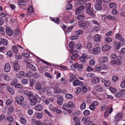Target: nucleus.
<instances>
[{
    "mask_svg": "<svg viewBox=\"0 0 125 125\" xmlns=\"http://www.w3.org/2000/svg\"><path fill=\"white\" fill-rule=\"evenodd\" d=\"M107 18L110 20L113 21H115L116 19V17L115 16H112L110 15H109L107 16Z\"/></svg>",
    "mask_w": 125,
    "mask_h": 125,
    "instance_id": "obj_40",
    "label": "nucleus"
},
{
    "mask_svg": "<svg viewBox=\"0 0 125 125\" xmlns=\"http://www.w3.org/2000/svg\"><path fill=\"white\" fill-rule=\"evenodd\" d=\"M90 113V112L89 110H85L83 112V114L87 116L89 115Z\"/></svg>",
    "mask_w": 125,
    "mask_h": 125,
    "instance_id": "obj_59",
    "label": "nucleus"
},
{
    "mask_svg": "<svg viewBox=\"0 0 125 125\" xmlns=\"http://www.w3.org/2000/svg\"><path fill=\"white\" fill-rule=\"evenodd\" d=\"M101 36L100 35L96 34L94 37V40L96 42H99L100 41L101 38Z\"/></svg>",
    "mask_w": 125,
    "mask_h": 125,
    "instance_id": "obj_20",
    "label": "nucleus"
},
{
    "mask_svg": "<svg viewBox=\"0 0 125 125\" xmlns=\"http://www.w3.org/2000/svg\"><path fill=\"white\" fill-rule=\"evenodd\" d=\"M73 83L74 86H76L82 85L83 83L78 80H76L73 81Z\"/></svg>",
    "mask_w": 125,
    "mask_h": 125,
    "instance_id": "obj_17",
    "label": "nucleus"
},
{
    "mask_svg": "<svg viewBox=\"0 0 125 125\" xmlns=\"http://www.w3.org/2000/svg\"><path fill=\"white\" fill-rule=\"evenodd\" d=\"M108 59L107 57L104 56L101 57L100 59L99 62L100 63L103 62H107L108 61Z\"/></svg>",
    "mask_w": 125,
    "mask_h": 125,
    "instance_id": "obj_12",
    "label": "nucleus"
},
{
    "mask_svg": "<svg viewBox=\"0 0 125 125\" xmlns=\"http://www.w3.org/2000/svg\"><path fill=\"white\" fill-rule=\"evenodd\" d=\"M73 120L75 122V125L79 124H80V121L78 119L75 117L73 118Z\"/></svg>",
    "mask_w": 125,
    "mask_h": 125,
    "instance_id": "obj_46",
    "label": "nucleus"
},
{
    "mask_svg": "<svg viewBox=\"0 0 125 125\" xmlns=\"http://www.w3.org/2000/svg\"><path fill=\"white\" fill-rule=\"evenodd\" d=\"M64 100L63 97L62 96L59 97L57 100V103L59 105H61L63 104Z\"/></svg>",
    "mask_w": 125,
    "mask_h": 125,
    "instance_id": "obj_15",
    "label": "nucleus"
},
{
    "mask_svg": "<svg viewBox=\"0 0 125 125\" xmlns=\"http://www.w3.org/2000/svg\"><path fill=\"white\" fill-rule=\"evenodd\" d=\"M65 97L67 99H72L73 98V96L71 94H67L65 95Z\"/></svg>",
    "mask_w": 125,
    "mask_h": 125,
    "instance_id": "obj_43",
    "label": "nucleus"
},
{
    "mask_svg": "<svg viewBox=\"0 0 125 125\" xmlns=\"http://www.w3.org/2000/svg\"><path fill=\"white\" fill-rule=\"evenodd\" d=\"M14 71L15 73L19 72L20 70V66L17 62H15L13 63Z\"/></svg>",
    "mask_w": 125,
    "mask_h": 125,
    "instance_id": "obj_3",
    "label": "nucleus"
},
{
    "mask_svg": "<svg viewBox=\"0 0 125 125\" xmlns=\"http://www.w3.org/2000/svg\"><path fill=\"white\" fill-rule=\"evenodd\" d=\"M80 108L82 110L85 109L86 107V105L84 102L80 106Z\"/></svg>",
    "mask_w": 125,
    "mask_h": 125,
    "instance_id": "obj_47",
    "label": "nucleus"
},
{
    "mask_svg": "<svg viewBox=\"0 0 125 125\" xmlns=\"http://www.w3.org/2000/svg\"><path fill=\"white\" fill-rule=\"evenodd\" d=\"M30 100V103L32 105H34L37 103H39L41 101V98L38 95L36 94L33 95L29 99Z\"/></svg>",
    "mask_w": 125,
    "mask_h": 125,
    "instance_id": "obj_1",
    "label": "nucleus"
},
{
    "mask_svg": "<svg viewBox=\"0 0 125 125\" xmlns=\"http://www.w3.org/2000/svg\"><path fill=\"white\" fill-rule=\"evenodd\" d=\"M12 50L14 53H17L18 52V48L15 45H13L12 46Z\"/></svg>",
    "mask_w": 125,
    "mask_h": 125,
    "instance_id": "obj_39",
    "label": "nucleus"
},
{
    "mask_svg": "<svg viewBox=\"0 0 125 125\" xmlns=\"http://www.w3.org/2000/svg\"><path fill=\"white\" fill-rule=\"evenodd\" d=\"M110 57L113 59H115L117 57L115 53H114L111 55L110 56Z\"/></svg>",
    "mask_w": 125,
    "mask_h": 125,
    "instance_id": "obj_64",
    "label": "nucleus"
},
{
    "mask_svg": "<svg viewBox=\"0 0 125 125\" xmlns=\"http://www.w3.org/2000/svg\"><path fill=\"white\" fill-rule=\"evenodd\" d=\"M95 61L93 59H91L90 61V65L91 66H93L95 64Z\"/></svg>",
    "mask_w": 125,
    "mask_h": 125,
    "instance_id": "obj_63",
    "label": "nucleus"
},
{
    "mask_svg": "<svg viewBox=\"0 0 125 125\" xmlns=\"http://www.w3.org/2000/svg\"><path fill=\"white\" fill-rule=\"evenodd\" d=\"M66 10H69L71 9L72 7V5L71 4L69 3L66 5Z\"/></svg>",
    "mask_w": 125,
    "mask_h": 125,
    "instance_id": "obj_55",
    "label": "nucleus"
},
{
    "mask_svg": "<svg viewBox=\"0 0 125 125\" xmlns=\"http://www.w3.org/2000/svg\"><path fill=\"white\" fill-rule=\"evenodd\" d=\"M101 51V49L98 46L95 47L93 49V52L94 54H97L99 52Z\"/></svg>",
    "mask_w": 125,
    "mask_h": 125,
    "instance_id": "obj_18",
    "label": "nucleus"
},
{
    "mask_svg": "<svg viewBox=\"0 0 125 125\" xmlns=\"http://www.w3.org/2000/svg\"><path fill=\"white\" fill-rule=\"evenodd\" d=\"M87 58V57L86 54H83L80 57L79 59L81 62H82L83 64H85V61Z\"/></svg>",
    "mask_w": 125,
    "mask_h": 125,
    "instance_id": "obj_6",
    "label": "nucleus"
},
{
    "mask_svg": "<svg viewBox=\"0 0 125 125\" xmlns=\"http://www.w3.org/2000/svg\"><path fill=\"white\" fill-rule=\"evenodd\" d=\"M86 11V12L90 16H93L95 14L94 10L92 9L91 8L89 10L87 9Z\"/></svg>",
    "mask_w": 125,
    "mask_h": 125,
    "instance_id": "obj_21",
    "label": "nucleus"
},
{
    "mask_svg": "<svg viewBox=\"0 0 125 125\" xmlns=\"http://www.w3.org/2000/svg\"><path fill=\"white\" fill-rule=\"evenodd\" d=\"M75 68H76L78 71L81 70L83 67V65L82 64H79L78 63H76L73 66Z\"/></svg>",
    "mask_w": 125,
    "mask_h": 125,
    "instance_id": "obj_5",
    "label": "nucleus"
},
{
    "mask_svg": "<svg viewBox=\"0 0 125 125\" xmlns=\"http://www.w3.org/2000/svg\"><path fill=\"white\" fill-rule=\"evenodd\" d=\"M32 75V73L31 72H29L27 73H25V75L24 76H27L28 78L30 77Z\"/></svg>",
    "mask_w": 125,
    "mask_h": 125,
    "instance_id": "obj_57",
    "label": "nucleus"
},
{
    "mask_svg": "<svg viewBox=\"0 0 125 125\" xmlns=\"http://www.w3.org/2000/svg\"><path fill=\"white\" fill-rule=\"evenodd\" d=\"M124 114L122 112H120L118 113L115 116V120L116 121H119L121 118H122Z\"/></svg>",
    "mask_w": 125,
    "mask_h": 125,
    "instance_id": "obj_7",
    "label": "nucleus"
},
{
    "mask_svg": "<svg viewBox=\"0 0 125 125\" xmlns=\"http://www.w3.org/2000/svg\"><path fill=\"white\" fill-rule=\"evenodd\" d=\"M95 9L97 10H100L102 9V7L101 5L96 4L94 6Z\"/></svg>",
    "mask_w": 125,
    "mask_h": 125,
    "instance_id": "obj_42",
    "label": "nucleus"
},
{
    "mask_svg": "<svg viewBox=\"0 0 125 125\" xmlns=\"http://www.w3.org/2000/svg\"><path fill=\"white\" fill-rule=\"evenodd\" d=\"M100 66L104 70H106L109 69V67L108 65H106L103 63H101Z\"/></svg>",
    "mask_w": 125,
    "mask_h": 125,
    "instance_id": "obj_30",
    "label": "nucleus"
},
{
    "mask_svg": "<svg viewBox=\"0 0 125 125\" xmlns=\"http://www.w3.org/2000/svg\"><path fill=\"white\" fill-rule=\"evenodd\" d=\"M14 87L16 88L21 89L23 87V85L20 84H17L15 85Z\"/></svg>",
    "mask_w": 125,
    "mask_h": 125,
    "instance_id": "obj_45",
    "label": "nucleus"
},
{
    "mask_svg": "<svg viewBox=\"0 0 125 125\" xmlns=\"http://www.w3.org/2000/svg\"><path fill=\"white\" fill-rule=\"evenodd\" d=\"M14 110V108L13 106H10L9 107L8 110V114L9 115L11 114L13 111Z\"/></svg>",
    "mask_w": 125,
    "mask_h": 125,
    "instance_id": "obj_32",
    "label": "nucleus"
},
{
    "mask_svg": "<svg viewBox=\"0 0 125 125\" xmlns=\"http://www.w3.org/2000/svg\"><path fill=\"white\" fill-rule=\"evenodd\" d=\"M84 8V7L83 5H81L80 6L78 7L76 9L75 14L77 15L81 14L82 13L81 10H83Z\"/></svg>",
    "mask_w": 125,
    "mask_h": 125,
    "instance_id": "obj_4",
    "label": "nucleus"
},
{
    "mask_svg": "<svg viewBox=\"0 0 125 125\" xmlns=\"http://www.w3.org/2000/svg\"><path fill=\"white\" fill-rule=\"evenodd\" d=\"M85 2L83 0H78L77 3L79 5H83L85 4Z\"/></svg>",
    "mask_w": 125,
    "mask_h": 125,
    "instance_id": "obj_56",
    "label": "nucleus"
},
{
    "mask_svg": "<svg viewBox=\"0 0 125 125\" xmlns=\"http://www.w3.org/2000/svg\"><path fill=\"white\" fill-rule=\"evenodd\" d=\"M85 8L87 9H89L91 8V4L89 3H86L85 5Z\"/></svg>",
    "mask_w": 125,
    "mask_h": 125,
    "instance_id": "obj_49",
    "label": "nucleus"
},
{
    "mask_svg": "<svg viewBox=\"0 0 125 125\" xmlns=\"http://www.w3.org/2000/svg\"><path fill=\"white\" fill-rule=\"evenodd\" d=\"M6 119L8 121L11 123L14 121L13 118L11 116H7L6 118Z\"/></svg>",
    "mask_w": 125,
    "mask_h": 125,
    "instance_id": "obj_36",
    "label": "nucleus"
},
{
    "mask_svg": "<svg viewBox=\"0 0 125 125\" xmlns=\"http://www.w3.org/2000/svg\"><path fill=\"white\" fill-rule=\"evenodd\" d=\"M59 18H53L52 19V20L57 24H59Z\"/></svg>",
    "mask_w": 125,
    "mask_h": 125,
    "instance_id": "obj_51",
    "label": "nucleus"
},
{
    "mask_svg": "<svg viewBox=\"0 0 125 125\" xmlns=\"http://www.w3.org/2000/svg\"><path fill=\"white\" fill-rule=\"evenodd\" d=\"M63 106L68 108H73L74 106L73 102L70 101L66 104H64Z\"/></svg>",
    "mask_w": 125,
    "mask_h": 125,
    "instance_id": "obj_8",
    "label": "nucleus"
},
{
    "mask_svg": "<svg viewBox=\"0 0 125 125\" xmlns=\"http://www.w3.org/2000/svg\"><path fill=\"white\" fill-rule=\"evenodd\" d=\"M34 109L36 110L40 111L42 109V105L41 104H38L34 107Z\"/></svg>",
    "mask_w": 125,
    "mask_h": 125,
    "instance_id": "obj_28",
    "label": "nucleus"
},
{
    "mask_svg": "<svg viewBox=\"0 0 125 125\" xmlns=\"http://www.w3.org/2000/svg\"><path fill=\"white\" fill-rule=\"evenodd\" d=\"M90 119L88 117L83 118L82 119V121L83 123L84 124H86L87 122L90 121Z\"/></svg>",
    "mask_w": 125,
    "mask_h": 125,
    "instance_id": "obj_37",
    "label": "nucleus"
},
{
    "mask_svg": "<svg viewBox=\"0 0 125 125\" xmlns=\"http://www.w3.org/2000/svg\"><path fill=\"white\" fill-rule=\"evenodd\" d=\"M26 64L27 65V66H28L29 68L33 71H36V69L34 66L26 61Z\"/></svg>",
    "mask_w": 125,
    "mask_h": 125,
    "instance_id": "obj_13",
    "label": "nucleus"
},
{
    "mask_svg": "<svg viewBox=\"0 0 125 125\" xmlns=\"http://www.w3.org/2000/svg\"><path fill=\"white\" fill-rule=\"evenodd\" d=\"M101 81L102 83H104V85L106 87L109 86L111 84L110 81H107L104 79H102Z\"/></svg>",
    "mask_w": 125,
    "mask_h": 125,
    "instance_id": "obj_22",
    "label": "nucleus"
},
{
    "mask_svg": "<svg viewBox=\"0 0 125 125\" xmlns=\"http://www.w3.org/2000/svg\"><path fill=\"white\" fill-rule=\"evenodd\" d=\"M121 57L120 56H117V59L115 60L116 62V64L117 65H119L121 63Z\"/></svg>",
    "mask_w": 125,
    "mask_h": 125,
    "instance_id": "obj_27",
    "label": "nucleus"
},
{
    "mask_svg": "<svg viewBox=\"0 0 125 125\" xmlns=\"http://www.w3.org/2000/svg\"><path fill=\"white\" fill-rule=\"evenodd\" d=\"M103 87L101 85H97L95 87L96 90L98 92H102L103 89Z\"/></svg>",
    "mask_w": 125,
    "mask_h": 125,
    "instance_id": "obj_29",
    "label": "nucleus"
},
{
    "mask_svg": "<svg viewBox=\"0 0 125 125\" xmlns=\"http://www.w3.org/2000/svg\"><path fill=\"white\" fill-rule=\"evenodd\" d=\"M36 82V80L34 79H31L30 80V86L31 87H32L34 83Z\"/></svg>",
    "mask_w": 125,
    "mask_h": 125,
    "instance_id": "obj_52",
    "label": "nucleus"
},
{
    "mask_svg": "<svg viewBox=\"0 0 125 125\" xmlns=\"http://www.w3.org/2000/svg\"><path fill=\"white\" fill-rule=\"evenodd\" d=\"M115 37L116 39L121 41H123L124 40V38L122 37L120 34H117L116 35Z\"/></svg>",
    "mask_w": 125,
    "mask_h": 125,
    "instance_id": "obj_26",
    "label": "nucleus"
},
{
    "mask_svg": "<svg viewBox=\"0 0 125 125\" xmlns=\"http://www.w3.org/2000/svg\"><path fill=\"white\" fill-rule=\"evenodd\" d=\"M42 84L41 83L39 82H37L36 83L35 89L38 90H40L42 88Z\"/></svg>",
    "mask_w": 125,
    "mask_h": 125,
    "instance_id": "obj_25",
    "label": "nucleus"
},
{
    "mask_svg": "<svg viewBox=\"0 0 125 125\" xmlns=\"http://www.w3.org/2000/svg\"><path fill=\"white\" fill-rule=\"evenodd\" d=\"M83 32V31L82 30H79L75 31V33L76 35H78L82 34Z\"/></svg>",
    "mask_w": 125,
    "mask_h": 125,
    "instance_id": "obj_54",
    "label": "nucleus"
},
{
    "mask_svg": "<svg viewBox=\"0 0 125 125\" xmlns=\"http://www.w3.org/2000/svg\"><path fill=\"white\" fill-rule=\"evenodd\" d=\"M18 4L20 5L23 6L25 5V1L23 0H19L18 2Z\"/></svg>",
    "mask_w": 125,
    "mask_h": 125,
    "instance_id": "obj_53",
    "label": "nucleus"
},
{
    "mask_svg": "<svg viewBox=\"0 0 125 125\" xmlns=\"http://www.w3.org/2000/svg\"><path fill=\"white\" fill-rule=\"evenodd\" d=\"M100 81V78L97 77H94L93 78L91 82L93 84H96L98 83Z\"/></svg>",
    "mask_w": 125,
    "mask_h": 125,
    "instance_id": "obj_10",
    "label": "nucleus"
},
{
    "mask_svg": "<svg viewBox=\"0 0 125 125\" xmlns=\"http://www.w3.org/2000/svg\"><path fill=\"white\" fill-rule=\"evenodd\" d=\"M86 24V22L84 21H79L78 23V24L79 26L82 28L84 27Z\"/></svg>",
    "mask_w": 125,
    "mask_h": 125,
    "instance_id": "obj_16",
    "label": "nucleus"
},
{
    "mask_svg": "<svg viewBox=\"0 0 125 125\" xmlns=\"http://www.w3.org/2000/svg\"><path fill=\"white\" fill-rule=\"evenodd\" d=\"M24 93L25 95H26L28 97L29 99L33 95L32 92H30L27 90L25 91Z\"/></svg>",
    "mask_w": 125,
    "mask_h": 125,
    "instance_id": "obj_9",
    "label": "nucleus"
},
{
    "mask_svg": "<svg viewBox=\"0 0 125 125\" xmlns=\"http://www.w3.org/2000/svg\"><path fill=\"white\" fill-rule=\"evenodd\" d=\"M1 43L3 44V45L7 46L8 44V41L7 40L4 38H3L1 39Z\"/></svg>",
    "mask_w": 125,
    "mask_h": 125,
    "instance_id": "obj_38",
    "label": "nucleus"
},
{
    "mask_svg": "<svg viewBox=\"0 0 125 125\" xmlns=\"http://www.w3.org/2000/svg\"><path fill=\"white\" fill-rule=\"evenodd\" d=\"M109 89L110 91L112 93H115L117 92L116 89L113 88L112 87H109Z\"/></svg>",
    "mask_w": 125,
    "mask_h": 125,
    "instance_id": "obj_41",
    "label": "nucleus"
},
{
    "mask_svg": "<svg viewBox=\"0 0 125 125\" xmlns=\"http://www.w3.org/2000/svg\"><path fill=\"white\" fill-rule=\"evenodd\" d=\"M70 79L69 81L70 82L73 81L76 78V77L72 73L70 74Z\"/></svg>",
    "mask_w": 125,
    "mask_h": 125,
    "instance_id": "obj_31",
    "label": "nucleus"
},
{
    "mask_svg": "<svg viewBox=\"0 0 125 125\" xmlns=\"http://www.w3.org/2000/svg\"><path fill=\"white\" fill-rule=\"evenodd\" d=\"M76 18L78 20H83L85 18V17L84 15H80L77 16Z\"/></svg>",
    "mask_w": 125,
    "mask_h": 125,
    "instance_id": "obj_35",
    "label": "nucleus"
},
{
    "mask_svg": "<svg viewBox=\"0 0 125 125\" xmlns=\"http://www.w3.org/2000/svg\"><path fill=\"white\" fill-rule=\"evenodd\" d=\"M78 56V54L76 53L73 55L71 57V59L73 60H74Z\"/></svg>",
    "mask_w": 125,
    "mask_h": 125,
    "instance_id": "obj_50",
    "label": "nucleus"
},
{
    "mask_svg": "<svg viewBox=\"0 0 125 125\" xmlns=\"http://www.w3.org/2000/svg\"><path fill=\"white\" fill-rule=\"evenodd\" d=\"M10 69V64L8 63H6L5 64L4 68V71L6 73L9 72Z\"/></svg>",
    "mask_w": 125,
    "mask_h": 125,
    "instance_id": "obj_19",
    "label": "nucleus"
},
{
    "mask_svg": "<svg viewBox=\"0 0 125 125\" xmlns=\"http://www.w3.org/2000/svg\"><path fill=\"white\" fill-rule=\"evenodd\" d=\"M18 83V79L16 78H14L11 82L10 84L11 86H14Z\"/></svg>",
    "mask_w": 125,
    "mask_h": 125,
    "instance_id": "obj_34",
    "label": "nucleus"
},
{
    "mask_svg": "<svg viewBox=\"0 0 125 125\" xmlns=\"http://www.w3.org/2000/svg\"><path fill=\"white\" fill-rule=\"evenodd\" d=\"M110 7L113 9L117 7V5L114 2H111L109 4Z\"/></svg>",
    "mask_w": 125,
    "mask_h": 125,
    "instance_id": "obj_33",
    "label": "nucleus"
},
{
    "mask_svg": "<svg viewBox=\"0 0 125 125\" xmlns=\"http://www.w3.org/2000/svg\"><path fill=\"white\" fill-rule=\"evenodd\" d=\"M15 102L20 105H21L24 102V98L23 96L21 95H19L15 98Z\"/></svg>",
    "mask_w": 125,
    "mask_h": 125,
    "instance_id": "obj_2",
    "label": "nucleus"
},
{
    "mask_svg": "<svg viewBox=\"0 0 125 125\" xmlns=\"http://www.w3.org/2000/svg\"><path fill=\"white\" fill-rule=\"evenodd\" d=\"M22 56L26 58H28L30 56V54L29 53H22Z\"/></svg>",
    "mask_w": 125,
    "mask_h": 125,
    "instance_id": "obj_61",
    "label": "nucleus"
},
{
    "mask_svg": "<svg viewBox=\"0 0 125 125\" xmlns=\"http://www.w3.org/2000/svg\"><path fill=\"white\" fill-rule=\"evenodd\" d=\"M111 49L110 46L105 45L103 46L102 48V50L103 52L107 51Z\"/></svg>",
    "mask_w": 125,
    "mask_h": 125,
    "instance_id": "obj_14",
    "label": "nucleus"
},
{
    "mask_svg": "<svg viewBox=\"0 0 125 125\" xmlns=\"http://www.w3.org/2000/svg\"><path fill=\"white\" fill-rule=\"evenodd\" d=\"M12 101L11 99H8L6 101V104L8 105H10L12 103Z\"/></svg>",
    "mask_w": 125,
    "mask_h": 125,
    "instance_id": "obj_58",
    "label": "nucleus"
},
{
    "mask_svg": "<svg viewBox=\"0 0 125 125\" xmlns=\"http://www.w3.org/2000/svg\"><path fill=\"white\" fill-rule=\"evenodd\" d=\"M74 45V43L73 41L71 42L69 44V47L71 48L70 52L72 53H73V47Z\"/></svg>",
    "mask_w": 125,
    "mask_h": 125,
    "instance_id": "obj_23",
    "label": "nucleus"
},
{
    "mask_svg": "<svg viewBox=\"0 0 125 125\" xmlns=\"http://www.w3.org/2000/svg\"><path fill=\"white\" fill-rule=\"evenodd\" d=\"M6 32L7 34L9 35L12 36L13 34L12 30L9 27H7L6 28Z\"/></svg>",
    "mask_w": 125,
    "mask_h": 125,
    "instance_id": "obj_11",
    "label": "nucleus"
},
{
    "mask_svg": "<svg viewBox=\"0 0 125 125\" xmlns=\"http://www.w3.org/2000/svg\"><path fill=\"white\" fill-rule=\"evenodd\" d=\"M105 40L106 42H110L112 41V39L110 37L105 38Z\"/></svg>",
    "mask_w": 125,
    "mask_h": 125,
    "instance_id": "obj_62",
    "label": "nucleus"
},
{
    "mask_svg": "<svg viewBox=\"0 0 125 125\" xmlns=\"http://www.w3.org/2000/svg\"><path fill=\"white\" fill-rule=\"evenodd\" d=\"M20 120L21 123L25 125L26 124L27 122L25 119L23 117H21Z\"/></svg>",
    "mask_w": 125,
    "mask_h": 125,
    "instance_id": "obj_44",
    "label": "nucleus"
},
{
    "mask_svg": "<svg viewBox=\"0 0 125 125\" xmlns=\"http://www.w3.org/2000/svg\"><path fill=\"white\" fill-rule=\"evenodd\" d=\"M49 108L50 110L51 111H52L53 112L54 111H55V109L56 108H54V107L52 105V104H50L49 105Z\"/></svg>",
    "mask_w": 125,
    "mask_h": 125,
    "instance_id": "obj_60",
    "label": "nucleus"
},
{
    "mask_svg": "<svg viewBox=\"0 0 125 125\" xmlns=\"http://www.w3.org/2000/svg\"><path fill=\"white\" fill-rule=\"evenodd\" d=\"M6 89L11 95H13L14 94L15 91L12 88L8 86L7 87Z\"/></svg>",
    "mask_w": 125,
    "mask_h": 125,
    "instance_id": "obj_24",
    "label": "nucleus"
},
{
    "mask_svg": "<svg viewBox=\"0 0 125 125\" xmlns=\"http://www.w3.org/2000/svg\"><path fill=\"white\" fill-rule=\"evenodd\" d=\"M113 110V109L112 107H108L107 108L105 112H107V113L110 114L112 112Z\"/></svg>",
    "mask_w": 125,
    "mask_h": 125,
    "instance_id": "obj_48",
    "label": "nucleus"
}]
</instances>
